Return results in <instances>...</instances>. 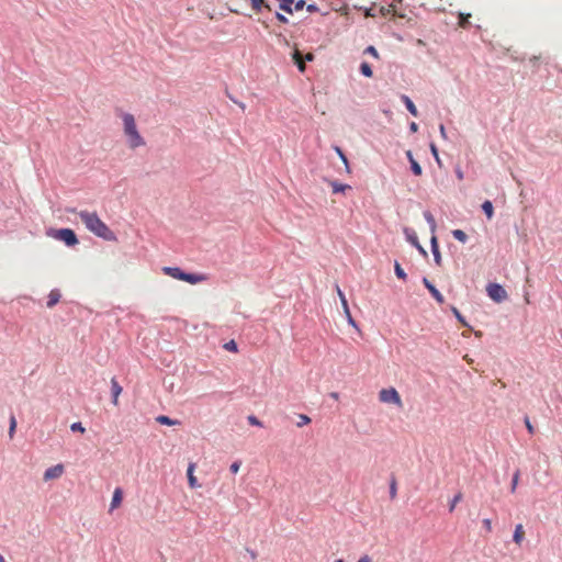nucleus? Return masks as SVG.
<instances>
[{
    "instance_id": "58",
    "label": "nucleus",
    "mask_w": 562,
    "mask_h": 562,
    "mask_svg": "<svg viewBox=\"0 0 562 562\" xmlns=\"http://www.w3.org/2000/svg\"><path fill=\"white\" fill-rule=\"evenodd\" d=\"M305 59L306 60H312L313 59V55L311 53H308L306 56H305Z\"/></svg>"
},
{
    "instance_id": "52",
    "label": "nucleus",
    "mask_w": 562,
    "mask_h": 562,
    "mask_svg": "<svg viewBox=\"0 0 562 562\" xmlns=\"http://www.w3.org/2000/svg\"><path fill=\"white\" fill-rule=\"evenodd\" d=\"M439 132L442 138H447V132L443 124L439 125Z\"/></svg>"
},
{
    "instance_id": "13",
    "label": "nucleus",
    "mask_w": 562,
    "mask_h": 562,
    "mask_svg": "<svg viewBox=\"0 0 562 562\" xmlns=\"http://www.w3.org/2000/svg\"><path fill=\"white\" fill-rule=\"evenodd\" d=\"M162 271L165 274L181 280L183 279L184 272L178 267H164Z\"/></svg>"
},
{
    "instance_id": "21",
    "label": "nucleus",
    "mask_w": 562,
    "mask_h": 562,
    "mask_svg": "<svg viewBox=\"0 0 562 562\" xmlns=\"http://www.w3.org/2000/svg\"><path fill=\"white\" fill-rule=\"evenodd\" d=\"M293 59H294V63L296 64L297 68L300 71H304L305 70V63H304V59L301 55V53L299 50H295L293 53Z\"/></svg>"
},
{
    "instance_id": "16",
    "label": "nucleus",
    "mask_w": 562,
    "mask_h": 562,
    "mask_svg": "<svg viewBox=\"0 0 562 562\" xmlns=\"http://www.w3.org/2000/svg\"><path fill=\"white\" fill-rule=\"evenodd\" d=\"M406 156H407V158H408V160H409V162H411V168H412L413 173H414L415 176H420V175H422V172H423L422 167H420V165H419V164L414 159L412 151H411V150H408V151L406 153Z\"/></svg>"
},
{
    "instance_id": "51",
    "label": "nucleus",
    "mask_w": 562,
    "mask_h": 562,
    "mask_svg": "<svg viewBox=\"0 0 562 562\" xmlns=\"http://www.w3.org/2000/svg\"><path fill=\"white\" fill-rule=\"evenodd\" d=\"M341 305H342V308H344V312H345L346 316L351 315L349 306H348V302L346 301L345 303H341Z\"/></svg>"
},
{
    "instance_id": "32",
    "label": "nucleus",
    "mask_w": 562,
    "mask_h": 562,
    "mask_svg": "<svg viewBox=\"0 0 562 562\" xmlns=\"http://www.w3.org/2000/svg\"><path fill=\"white\" fill-rule=\"evenodd\" d=\"M16 428V419L14 416L10 418L9 437L13 438Z\"/></svg>"
},
{
    "instance_id": "5",
    "label": "nucleus",
    "mask_w": 562,
    "mask_h": 562,
    "mask_svg": "<svg viewBox=\"0 0 562 562\" xmlns=\"http://www.w3.org/2000/svg\"><path fill=\"white\" fill-rule=\"evenodd\" d=\"M486 292L487 295L496 303H501L508 297L506 290L498 283L487 284Z\"/></svg>"
},
{
    "instance_id": "2",
    "label": "nucleus",
    "mask_w": 562,
    "mask_h": 562,
    "mask_svg": "<svg viewBox=\"0 0 562 562\" xmlns=\"http://www.w3.org/2000/svg\"><path fill=\"white\" fill-rule=\"evenodd\" d=\"M123 133L130 149H136L146 145L145 138L137 128L135 116L128 112H121Z\"/></svg>"
},
{
    "instance_id": "8",
    "label": "nucleus",
    "mask_w": 562,
    "mask_h": 562,
    "mask_svg": "<svg viewBox=\"0 0 562 562\" xmlns=\"http://www.w3.org/2000/svg\"><path fill=\"white\" fill-rule=\"evenodd\" d=\"M423 283L439 304H442L445 302L443 295L436 289V286L427 278L423 279Z\"/></svg>"
},
{
    "instance_id": "49",
    "label": "nucleus",
    "mask_w": 562,
    "mask_h": 562,
    "mask_svg": "<svg viewBox=\"0 0 562 562\" xmlns=\"http://www.w3.org/2000/svg\"><path fill=\"white\" fill-rule=\"evenodd\" d=\"M304 1L303 0H300L295 3L294 8H293V11H299V10H302L303 7H304Z\"/></svg>"
},
{
    "instance_id": "24",
    "label": "nucleus",
    "mask_w": 562,
    "mask_h": 562,
    "mask_svg": "<svg viewBox=\"0 0 562 562\" xmlns=\"http://www.w3.org/2000/svg\"><path fill=\"white\" fill-rule=\"evenodd\" d=\"M424 217L426 218V221L428 222L429 226H430V231L431 233L434 234L436 232V228H437V225H436V221H435V217L432 216V214L428 211L424 212Z\"/></svg>"
},
{
    "instance_id": "27",
    "label": "nucleus",
    "mask_w": 562,
    "mask_h": 562,
    "mask_svg": "<svg viewBox=\"0 0 562 562\" xmlns=\"http://www.w3.org/2000/svg\"><path fill=\"white\" fill-rule=\"evenodd\" d=\"M452 235L457 240L461 243H465L468 240V235L461 229H454Z\"/></svg>"
},
{
    "instance_id": "18",
    "label": "nucleus",
    "mask_w": 562,
    "mask_h": 562,
    "mask_svg": "<svg viewBox=\"0 0 562 562\" xmlns=\"http://www.w3.org/2000/svg\"><path fill=\"white\" fill-rule=\"evenodd\" d=\"M156 422L159 423L160 425H167V426H176V425H180V420L178 419H171L170 417L166 416V415H159L156 417Z\"/></svg>"
},
{
    "instance_id": "60",
    "label": "nucleus",
    "mask_w": 562,
    "mask_h": 562,
    "mask_svg": "<svg viewBox=\"0 0 562 562\" xmlns=\"http://www.w3.org/2000/svg\"><path fill=\"white\" fill-rule=\"evenodd\" d=\"M474 334H475L476 337H481L482 336L481 331H475Z\"/></svg>"
},
{
    "instance_id": "4",
    "label": "nucleus",
    "mask_w": 562,
    "mask_h": 562,
    "mask_svg": "<svg viewBox=\"0 0 562 562\" xmlns=\"http://www.w3.org/2000/svg\"><path fill=\"white\" fill-rule=\"evenodd\" d=\"M53 237L64 241L67 246H75L78 244V238L75 232L70 228H60L55 231Z\"/></svg>"
},
{
    "instance_id": "40",
    "label": "nucleus",
    "mask_w": 562,
    "mask_h": 562,
    "mask_svg": "<svg viewBox=\"0 0 562 562\" xmlns=\"http://www.w3.org/2000/svg\"><path fill=\"white\" fill-rule=\"evenodd\" d=\"M394 9H395V8H394V5H393V4H391V5H389L387 8L382 7V8L380 9V12H381V14H382L383 16H386L387 14H390L391 12H393V11H394Z\"/></svg>"
},
{
    "instance_id": "22",
    "label": "nucleus",
    "mask_w": 562,
    "mask_h": 562,
    "mask_svg": "<svg viewBox=\"0 0 562 562\" xmlns=\"http://www.w3.org/2000/svg\"><path fill=\"white\" fill-rule=\"evenodd\" d=\"M279 1V7L281 10L288 12V13H293V3H294V0H278Z\"/></svg>"
},
{
    "instance_id": "17",
    "label": "nucleus",
    "mask_w": 562,
    "mask_h": 562,
    "mask_svg": "<svg viewBox=\"0 0 562 562\" xmlns=\"http://www.w3.org/2000/svg\"><path fill=\"white\" fill-rule=\"evenodd\" d=\"M524 538H525L524 527L521 524H518L515 528L513 540L515 541V543H517L519 546L522 542Z\"/></svg>"
},
{
    "instance_id": "47",
    "label": "nucleus",
    "mask_w": 562,
    "mask_h": 562,
    "mask_svg": "<svg viewBox=\"0 0 562 562\" xmlns=\"http://www.w3.org/2000/svg\"><path fill=\"white\" fill-rule=\"evenodd\" d=\"M483 525H484L486 531L490 532L492 530V521H491V519H488V518L484 519L483 520Z\"/></svg>"
},
{
    "instance_id": "42",
    "label": "nucleus",
    "mask_w": 562,
    "mask_h": 562,
    "mask_svg": "<svg viewBox=\"0 0 562 562\" xmlns=\"http://www.w3.org/2000/svg\"><path fill=\"white\" fill-rule=\"evenodd\" d=\"M525 425L529 434H535V428L528 417L525 418Z\"/></svg>"
},
{
    "instance_id": "7",
    "label": "nucleus",
    "mask_w": 562,
    "mask_h": 562,
    "mask_svg": "<svg viewBox=\"0 0 562 562\" xmlns=\"http://www.w3.org/2000/svg\"><path fill=\"white\" fill-rule=\"evenodd\" d=\"M404 233H405V236L407 238V240L413 245L415 246L420 254H423L424 256L427 255L426 250L423 248V246L419 244L418 241V237L415 233V231L411 229V228H405L404 229Z\"/></svg>"
},
{
    "instance_id": "31",
    "label": "nucleus",
    "mask_w": 562,
    "mask_h": 562,
    "mask_svg": "<svg viewBox=\"0 0 562 562\" xmlns=\"http://www.w3.org/2000/svg\"><path fill=\"white\" fill-rule=\"evenodd\" d=\"M396 495H397V484H396L395 479H392L391 484H390V497H391V499L396 498Z\"/></svg>"
},
{
    "instance_id": "39",
    "label": "nucleus",
    "mask_w": 562,
    "mask_h": 562,
    "mask_svg": "<svg viewBox=\"0 0 562 562\" xmlns=\"http://www.w3.org/2000/svg\"><path fill=\"white\" fill-rule=\"evenodd\" d=\"M248 422L250 425H254V426H258V427L262 426L261 422L254 415L248 416Z\"/></svg>"
},
{
    "instance_id": "14",
    "label": "nucleus",
    "mask_w": 562,
    "mask_h": 562,
    "mask_svg": "<svg viewBox=\"0 0 562 562\" xmlns=\"http://www.w3.org/2000/svg\"><path fill=\"white\" fill-rule=\"evenodd\" d=\"M123 499V492L120 487L115 488L113 492L110 510H113L121 506Z\"/></svg>"
},
{
    "instance_id": "41",
    "label": "nucleus",
    "mask_w": 562,
    "mask_h": 562,
    "mask_svg": "<svg viewBox=\"0 0 562 562\" xmlns=\"http://www.w3.org/2000/svg\"><path fill=\"white\" fill-rule=\"evenodd\" d=\"M240 464L241 462L240 461H235L231 464L229 467V470L233 472V473H237L240 469Z\"/></svg>"
},
{
    "instance_id": "57",
    "label": "nucleus",
    "mask_w": 562,
    "mask_h": 562,
    "mask_svg": "<svg viewBox=\"0 0 562 562\" xmlns=\"http://www.w3.org/2000/svg\"><path fill=\"white\" fill-rule=\"evenodd\" d=\"M315 9H316V8H315V5H314V4H310V5L307 7V10H308V11H311V12H312V11H314Z\"/></svg>"
},
{
    "instance_id": "10",
    "label": "nucleus",
    "mask_w": 562,
    "mask_h": 562,
    "mask_svg": "<svg viewBox=\"0 0 562 562\" xmlns=\"http://www.w3.org/2000/svg\"><path fill=\"white\" fill-rule=\"evenodd\" d=\"M251 8L256 14H260L263 10L271 11V7L265 0H249Z\"/></svg>"
},
{
    "instance_id": "50",
    "label": "nucleus",
    "mask_w": 562,
    "mask_h": 562,
    "mask_svg": "<svg viewBox=\"0 0 562 562\" xmlns=\"http://www.w3.org/2000/svg\"><path fill=\"white\" fill-rule=\"evenodd\" d=\"M358 562H373V561H372V558H371L370 555L364 554V555H362V557L358 560Z\"/></svg>"
},
{
    "instance_id": "23",
    "label": "nucleus",
    "mask_w": 562,
    "mask_h": 562,
    "mask_svg": "<svg viewBox=\"0 0 562 562\" xmlns=\"http://www.w3.org/2000/svg\"><path fill=\"white\" fill-rule=\"evenodd\" d=\"M330 186L333 188V192L334 193H340V192H345L347 189H350V186L348 184H342V183H339L337 181H331L330 182Z\"/></svg>"
},
{
    "instance_id": "3",
    "label": "nucleus",
    "mask_w": 562,
    "mask_h": 562,
    "mask_svg": "<svg viewBox=\"0 0 562 562\" xmlns=\"http://www.w3.org/2000/svg\"><path fill=\"white\" fill-rule=\"evenodd\" d=\"M379 400H380V402L385 403V404H393L398 408L403 407V402H402L400 393L396 391L395 387H392V386L387 387V389H382L379 392Z\"/></svg>"
},
{
    "instance_id": "37",
    "label": "nucleus",
    "mask_w": 562,
    "mask_h": 562,
    "mask_svg": "<svg viewBox=\"0 0 562 562\" xmlns=\"http://www.w3.org/2000/svg\"><path fill=\"white\" fill-rule=\"evenodd\" d=\"M335 151L338 154V157L342 160V162L348 166V159L346 157V155L342 153L341 148L336 146L335 147Z\"/></svg>"
},
{
    "instance_id": "62",
    "label": "nucleus",
    "mask_w": 562,
    "mask_h": 562,
    "mask_svg": "<svg viewBox=\"0 0 562 562\" xmlns=\"http://www.w3.org/2000/svg\"><path fill=\"white\" fill-rule=\"evenodd\" d=\"M526 303H530L528 295L525 296Z\"/></svg>"
},
{
    "instance_id": "55",
    "label": "nucleus",
    "mask_w": 562,
    "mask_h": 562,
    "mask_svg": "<svg viewBox=\"0 0 562 562\" xmlns=\"http://www.w3.org/2000/svg\"><path fill=\"white\" fill-rule=\"evenodd\" d=\"M346 317H347L349 324H351L352 326H356V323H355V321H353L351 315L346 316Z\"/></svg>"
},
{
    "instance_id": "56",
    "label": "nucleus",
    "mask_w": 562,
    "mask_h": 562,
    "mask_svg": "<svg viewBox=\"0 0 562 562\" xmlns=\"http://www.w3.org/2000/svg\"><path fill=\"white\" fill-rule=\"evenodd\" d=\"M330 397L337 401L339 398V394L337 392H331Z\"/></svg>"
},
{
    "instance_id": "59",
    "label": "nucleus",
    "mask_w": 562,
    "mask_h": 562,
    "mask_svg": "<svg viewBox=\"0 0 562 562\" xmlns=\"http://www.w3.org/2000/svg\"><path fill=\"white\" fill-rule=\"evenodd\" d=\"M458 178H459V179H462V178H463V175H462V172H461V171H459V172H458Z\"/></svg>"
},
{
    "instance_id": "61",
    "label": "nucleus",
    "mask_w": 562,
    "mask_h": 562,
    "mask_svg": "<svg viewBox=\"0 0 562 562\" xmlns=\"http://www.w3.org/2000/svg\"><path fill=\"white\" fill-rule=\"evenodd\" d=\"M462 336H463V337H469L468 331H463V333H462Z\"/></svg>"
},
{
    "instance_id": "64",
    "label": "nucleus",
    "mask_w": 562,
    "mask_h": 562,
    "mask_svg": "<svg viewBox=\"0 0 562 562\" xmlns=\"http://www.w3.org/2000/svg\"><path fill=\"white\" fill-rule=\"evenodd\" d=\"M335 562H344V560L342 559H337V560H335Z\"/></svg>"
},
{
    "instance_id": "54",
    "label": "nucleus",
    "mask_w": 562,
    "mask_h": 562,
    "mask_svg": "<svg viewBox=\"0 0 562 562\" xmlns=\"http://www.w3.org/2000/svg\"><path fill=\"white\" fill-rule=\"evenodd\" d=\"M247 551L249 552L250 558H251L252 560H256V559H257V552H256V551H254V550H247Z\"/></svg>"
},
{
    "instance_id": "46",
    "label": "nucleus",
    "mask_w": 562,
    "mask_h": 562,
    "mask_svg": "<svg viewBox=\"0 0 562 562\" xmlns=\"http://www.w3.org/2000/svg\"><path fill=\"white\" fill-rule=\"evenodd\" d=\"M430 150H431V154L434 155V157L436 158V160L439 162L438 149L435 144L430 145Z\"/></svg>"
},
{
    "instance_id": "1",
    "label": "nucleus",
    "mask_w": 562,
    "mask_h": 562,
    "mask_svg": "<svg viewBox=\"0 0 562 562\" xmlns=\"http://www.w3.org/2000/svg\"><path fill=\"white\" fill-rule=\"evenodd\" d=\"M79 217L81 222L86 225L87 229H89L98 237L108 241H116V235L98 216L95 212L81 211L79 213Z\"/></svg>"
},
{
    "instance_id": "53",
    "label": "nucleus",
    "mask_w": 562,
    "mask_h": 562,
    "mask_svg": "<svg viewBox=\"0 0 562 562\" xmlns=\"http://www.w3.org/2000/svg\"><path fill=\"white\" fill-rule=\"evenodd\" d=\"M409 130H411L413 133H416V132L418 131V125H417V123L412 122V123L409 124Z\"/></svg>"
},
{
    "instance_id": "36",
    "label": "nucleus",
    "mask_w": 562,
    "mask_h": 562,
    "mask_svg": "<svg viewBox=\"0 0 562 562\" xmlns=\"http://www.w3.org/2000/svg\"><path fill=\"white\" fill-rule=\"evenodd\" d=\"M518 481H519V471H516L514 476H513L512 487H510L513 493L516 491V487L518 485Z\"/></svg>"
},
{
    "instance_id": "43",
    "label": "nucleus",
    "mask_w": 562,
    "mask_h": 562,
    "mask_svg": "<svg viewBox=\"0 0 562 562\" xmlns=\"http://www.w3.org/2000/svg\"><path fill=\"white\" fill-rule=\"evenodd\" d=\"M366 53H369L370 55H372L375 58L379 57V53H378V50L373 46H368L366 48Z\"/></svg>"
},
{
    "instance_id": "44",
    "label": "nucleus",
    "mask_w": 562,
    "mask_h": 562,
    "mask_svg": "<svg viewBox=\"0 0 562 562\" xmlns=\"http://www.w3.org/2000/svg\"><path fill=\"white\" fill-rule=\"evenodd\" d=\"M336 291H337L340 302L345 303L347 301V299H346L344 292L340 290L339 285H336Z\"/></svg>"
},
{
    "instance_id": "9",
    "label": "nucleus",
    "mask_w": 562,
    "mask_h": 562,
    "mask_svg": "<svg viewBox=\"0 0 562 562\" xmlns=\"http://www.w3.org/2000/svg\"><path fill=\"white\" fill-rule=\"evenodd\" d=\"M111 391H112V403L116 406L119 404V396L121 395L123 389L119 384L115 378L111 380Z\"/></svg>"
},
{
    "instance_id": "19",
    "label": "nucleus",
    "mask_w": 562,
    "mask_h": 562,
    "mask_svg": "<svg viewBox=\"0 0 562 562\" xmlns=\"http://www.w3.org/2000/svg\"><path fill=\"white\" fill-rule=\"evenodd\" d=\"M59 299H60L59 291L58 290H52L49 292V294H48L47 306L48 307L55 306L59 302Z\"/></svg>"
},
{
    "instance_id": "63",
    "label": "nucleus",
    "mask_w": 562,
    "mask_h": 562,
    "mask_svg": "<svg viewBox=\"0 0 562 562\" xmlns=\"http://www.w3.org/2000/svg\"><path fill=\"white\" fill-rule=\"evenodd\" d=\"M0 562H5L4 558L0 554Z\"/></svg>"
},
{
    "instance_id": "12",
    "label": "nucleus",
    "mask_w": 562,
    "mask_h": 562,
    "mask_svg": "<svg viewBox=\"0 0 562 562\" xmlns=\"http://www.w3.org/2000/svg\"><path fill=\"white\" fill-rule=\"evenodd\" d=\"M194 469H195V464L190 463L188 467V470H187L188 483L191 488L200 487V484L198 483V480L194 475Z\"/></svg>"
},
{
    "instance_id": "30",
    "label": "nucleus",
    "mask_w": 562,
    "mask_h": 562,
    "mask_svg": "<svg viewBox=\"0 0 562 562\" xmlns=\"http://www.w3.org/2000/svg\"><path fill=\"white\" fill-rule=\"evenodd\" d=\"M462 499V494L461 493H458L457 495H454V497L451 499L450 502V505H449V510L450 513H452L457 506V504Z\"/></svg>"
},
{
    "instance_id": "11",
    "label": "nucleus",
    "mask_w": 562,
    "mask_h": 562,
    "mask_svg": "<svg viewBox=\"0 0 562 562\" xmlns=\"http://www.w3.org/2000/svg\"><path fill=\"white\" fill-rule=\"evenodd\" d=\"M207 280V277L205 274H195V273H186L183 276L182 281H186L190 284H196L200 282H204Z\"/></svg>"
},
{
    "instance_id": "20",
    "label": "nucleus",
    "mask_w": 562,
    "mask_h": 562,
    "mask_svg": "<svg viewBox=\"0 0 562 562\" xmlns=\"http://www.w3.org/2000/svg\"><path fill=\"white\" fill-rule=\"evenodd\" d=\"M482 210L485 213L486 217L491 220L494 215V207L490 200H486L482 204Z\"/></svg>"
},
{
    "instance_id": "38",
    "label": "nucleus",
    "mask_w": 562,
    "mask_h": 562,
    "mask_svg": "<svg viewBox=\"0 0 562 562\" xmlns=\"http://www.w3.org/2000/svg\"><path fill=\"white\" fill-rule=\"evenodd\" d=\"M431 251H432V255H434V260H435V262H436L438 266H441V255H440L439 248H438V249H434V250H431Z\"/></svg>"
},
{
    "instance_id": "48",
    "label": "nucleus",
    "mask_w": 562,
    "mask_h": 562,
    "mask_svg": "<svg viewBox=\"0 0 562 562\" xmlns=\"http://www.w3.org/2000/svg\"><path fill=\"white\" fill-rule=\"evenodd\" d=\"M276 18L278 19V21H280L281 23H288L289 20L281 13L277 12L276 13Z\"/></svg>"
},
{
    "instance_id": "34",
    "label": "nucleus",
    "mask_w": 562,
    "mask_h": 562,
    "mask_svg": "<svg viewBox=\"0 0 562 562\" xmlns=\"http://www.w3.org/2000/svg\"><path fill=\"white\" fill-rule=\"evenodd\" d=\"M224 348L232 352H237V344L234 340H231L224 345Z\"/></svg>"
},
{
    "instance_id": "15",
    "label": "nucleus",
    "mask_w": 562,
    "mask_h": 562,
    "mask_svg": "<svg viewBox=\"0 0 562 562\" xmlns=\"http://www.w3.org/2000/svg\"><path fill=\"white\" fill-rule=\"evenodd\" d=\"M401 99L404 102V104L406 105V109L408 110V112L413 116L417 117L419 113H418V110H417L416 105L413 103V101L407 95H405V94H403L401 97Z\"/></svg>"
},
{
    "instance_id": "25",
    "label": "nucleus",
    "mask_w": 562,
    "mask_h": 562,
    "mask_svg": "<svg viewBox=\"0 0 562 562\" xmlns=\"http://www.w3.org/2000/svg\"><path fill=\"white\" fill-rule=\"evenodd\" d=\"M360 71L363 76L368 77V78H371L373 72H372V69H371V66L367 63V61H363L361 65H360Z\"/></svg>"
},
{
    "instance_id": "6",
    "label": "nucleus",
    "mask_w": 562,
    "mask_h": 562,
    "mask_svg": "<svg viewBox=\"0 0 562 562\" xmlns=\"http://www.w3.org/2000/svg\"><path fill=\"white\" fill-rule=\"evenodd\" d=\"M65 472V468L61 463L50 467L45 470L43 480L45 482L59 479Z\"/></svg>"
},
{
    "instance_id": "29",
    "label": "nucleus",
    "mask_w": 562,
    "mask_h": 562,
    "mask_svg": "<svg viewBox=\"0 0 562 562\" xmlns=\"http://www.w3.org/2000/svg\"><path fill=\"white\" fill-rule=\"evenodd\" d=\"M471 18V14H464V13H460L459 14V26L465 29L468 27L469 25V19Z\"/></svg>"
},
{
    "instance_id": "35",
    "label": "nucleus",
    "mask_w": 562,
    "mask_h": 562,
    "mask_svg": "<svg viewBox=\"0 0 562 562\" xmlns=\"http://www.w3.org/2000/svg\"><path fill=\"white\" fill-rule=\"evenodd\" d=\"M311 423V418L307 415L301 414L300 422L297 423L299 427L305 426Z\"/></svg>"
},
{
    "instance_id": "28",
    "label": "nucleus",
    "mask_w": 562,
    "mask_h": 562,
    "mask_svg": "<svg viewBox=\"0 0 562 562\" xmlns=\"http://www.w3.org/2000/svg\"><path fill=\"white\" fill-rule=\"evenodd\" d=\"M394 271L398 279L406 280L407 274L405 273V271L397 261L394 265Z\"/></svg>"
},
{
    "instance_id": "45",
    "label": "nucleus",
    "mask_w": 562,
    "mask_h": 562,
    "mask_svg": "<svg viewBox=\"0 0 562 562\" xmlns=\"http://www.w3.org/2000/svg\"><path fill=\"white\" fill-rule=\"evenodd\" d=\"M430 244H431V250L439 248L438 240H437V237L435 236V233L431 236Z\"/></svg>"
},
{
    "instance_id": "26",
    "label": "nucleus",
    "mask_w": 562,
    "mask_h": 562,
    "mask_svg": "<svg viewBox=\"0 0 562 562\" xmlns=\"http://www.w3.org/2000/svg\"><path fill=\"white\" fill-rule=\"evenodd\" d=\"M451 311L453 313V315L456 316V318L465 327H470V325L468 324V322L464 319V317L462 316V314L459 312V310L454 306L451 307Z\"/></svg>"
},
{
    "instance_id": "33",
    "label": "nucleus",
    "mask_w": 562,
    "mask_h": 562,
    "mask_svg": "<svg viewBox=\"0 0 562 562\" xmlns=\"http://www.w3.org/2000/svg\"><path fill=\"white\" fill-rule=\"evenodd\" d=\"M70 429L72 431H78L81 434H83L86 431V428L82 426V424L80 422L71 424Z\"/></svg>"
}]
</instances>
